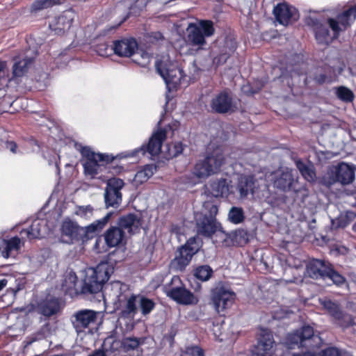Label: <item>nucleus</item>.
Returning <instances> with one entry per match:
<instances>
[{
    "instance_id": "f257e3e1",
    "label": "nucleus",
    "mask_w": 356,
    "mask_h": 356,
    "mask_svg": "<svg viewBox=\"0 0 356 356\" xmlns=\"http://www.w3.org/2000/svg\"><path fill=\"white\" fill-rule=\"evenodd\" d=\"M104 302L121 307L123 316L134 317L138 312V296L129 293L126 285L119 282L107 284L102 293Z\"/></svg>"
},
{
    "instance_id": "f03ea898",
    "label": "nucleus",
    "mask_w": 356,
    "mask_h": 356,
    "mask_svg": "<svg viewBox=\"0 0 356 356\" xmlns=\"http://www.w3.org/2000/svg\"><path fill=\"white\" fill-rule=\"evenodd\" d=\"M356 18V6L350 8L337 19L330 18L327 24L317 23L314 31L317 41L321 44H328L337 38L341 31H345Z\"/></svg>"
},
{
    "instance_id": "7ed1b4c3",
    "label": "nucleus",
    "mask_w": 356,
    "mask_h": 356,
    "mask_svg": "<svg viewBox=\"0 0 356 356\" xmlns=\"http://www.w3.org/2000/svg\"><path fill=\"white\" fill-rule=\"evenodd\" d=\"M225 157L220 148L208 153L204 160L198 161L193 170L191 174L187 177V184L195 185L209 176L219 172L220 167L224 163Z\"/></svg>"
},
{
    "instance_id": "20e7f679",
    "label": "nucleus",
    "mask_w": 356,
    "mask_h": 356,
    "mask_svg": "<svg viewBox=\"0 0 356 356\" xmlns=\"http://www.w3.org/2000/svg\"><path fill=\"white\" fill-rule=\"evenodd\" d=\"M218 207L212 201H205L200 211L195 214L198 233L210 236L216 232L220 231L221 227L216 216Z\"/></svg>"
},
{
    "instance_id": "39448f33",
    "label": "nucleus",
    "mask_w": 356,
    "mask_h": 356,
    "mask_svg": "<svg viewBox=\"0 0 356 356\" xmlns=\"http://www.w3.org/2000/svg\"><path fill=\"white\" fill-rule=\"evenodd\" d=\"M156 69L165 81L167 86L175 89L180 83L183 77L182 70L178 67L177 63L170 60L168 56H162L161 60L156 61Z\"/></svg>"
},
{
    "instance_id": "423d86ee",
    "label": "nucleus",
    "mask_w": 356,
    "mask_h": 356,
    "mask_svg": "<svg viewBox=\"0 0 356 356\" xmlns=\"http://www.w3.org/2000/svg\"><path fill=\"white\" fill-rule=\"evenodd\" d=\"M213 23L211 20H199L196 23H191L187 28V40L199 48L206 44V38L214 34Z\"/></svg>"
},
{
    "instance_id": "0eeeda50",
    "label": "nucleus",
    "mask_w": 356,
    "mask_h": 356,
    "mask_svg": "<svg viewBox=\"0 0 356 356\" xmlns=\"http://www.w3.org/2000/svg\"><path fill=\"white\" fill-rule=\"evenodd\" d=\"M354 178L353 166L346 163H341L327 169L323 177V182L327 186L332 185L336 182L345 185L351 183Z\"/></svg>"
},
{
    "instance_id": "6e6552de",
    "label": "nucleus",
    "mask_w": 356,
    "mask_h": 356,
    "mask_svg": "<svg viewBox=\"0 0 356 356\" xmlns=\"http://www.w3.org/2000/svg\"><path fill=\"white\" fill-rule=\"evenodd\" d=\"M321 341V338L315 335L313 328L308 325L289 334L286 339V343L289 348H292L295 345L312 348L319 344Z\"/></svg>"
},
{
    "instance_id": "1a4fd4ad",
    "label": "nucleus",
    "mask_w": 356,
    "mask_h": 356,
    "mask_svg": "<svg viewBox=\"0 0 356 356\" xmlns=\"http://www.w3.org/2000/svg\"><path fill=\"white\" fill-rule=\"evenodd\" d=\"M109 279L108 268L102 264L91 269L85 280V289L90 293L102 291L103 284Z\"/></svg>"
},
{
    "instance_id": "9d476101",
    "label": "nucleus",
    "mask_w": 356,
    "mask_h": 356,
    "mask_svg": "<svg viewBox=\"0 0 356 356\" xmlns=\"http://www.w3.org/2000/svg\"><path fill=\"white\" fill-rule=\"evenodd\" d=\"M81 152L83 156L82 164L84 172L86 175L93 178L102 171L105 156L103 154L95 153L88 147H82Z\"/></svg>"
},
{
    "instance_id": "9b49d317",
    "label": "nucleus",
    "mask_w": 356,
    "mask_h": 356,
    "mask_svg": "<svg viewBox=\"0 0 356 356\" xmlns=\"http://www.w3.org/2000/svg\"><path fill=\"white\" fill-rule=\"evenodd\" d=\"M195 239H189L188 242L178 250L175 257L170 263L172 268L183 270L188 266L192 257L197 252L198 245H194Z\"/></svg>"
},
{
    "instance_id": "f8f14e48",
    "label": "nucleus",
    "mask_w": 356,
    "mask_h": 356,
    "mask_svg": "<svg viewBox=\"0 0 356 356\" xmlns=\"http://www.w3.org/2000/svg\"><path fill=\"white\" fill-rule=\"evenodd\" d=\"M235 293L224 286H218L212 294V301L218 313L225 311L231 307L235 300Z\"/></svg>"
},
{
    "instance_id": "ddd939ff",
    "label": "nucleus",
    "mask_w": 356,
    "mask_h": 356,
    "mask_svg": "<svg viewBox=\"0 0 356 356\" xmlns=\"http://www.w3.org/2000/svg\"><path fill=\"white\" fill-rule=\"evenodd\" d=\"M124 184L122 179L112 178L108 180L105 190V202L107 207H118L122 201L120 190Z\"/></svg>"
},
{
    "instance_id": "4468645a",
    "label": "nucleus",
    "mask_w": 356,
    "mask_h": 356,
    "mask_svg": "<svg viewBox=\"0 0 356 356\" xmlns=\"http://www.w3.org/2000/svg\"><path fill=\"white\" fill-rule=\"evenodd\" d=\"M277 351V346L274 345L272 334L266 330H262L259 338L257 352L253 356H281Z\"/></svg>"
},
{
    "instance_id": "2eb2a0df",
    "label": "nucleus",
    "mask_w": 356,
    "mask_h": 356,
    "mask_svg": "<svg viewBox=\"0 0 356 356\" xmlns=\"http://www.w3.org/2000/svg\"><path fill=\"white\" fill-rule=\"evenodd\" d=\"M81 227L74 220L66 218L61 223V238L65 243L71 244L81 240Z\"/></svg>"
},
{
    "instance_id": "dca6fc26",
    "label": "nucleus",
    "mask_w": 356,
    "mask_h": 356,
    "mask_svg": "<svg viewBox=\"0 0 356 356\" xmlns=\"http://www.w3.org/2000/svg\"><path fill=\"white\" fill-rule=\"evenodd\" d=\"M99 316H101L100 312L89 309L76 312L74 324L77 332H81L82 329L95 325Z\"/></svg>"
},
{
    "instance_id": "f3484780",
    "label": "nucleus",
    "mask_w": 356,
    "mask_h": 356,
    "mask_svg": "<svg viewBox=\"0 0 356 356\" xmlns=\"http://www.w3.org/2000/svg\"><path fill=\"white\" fill-rule=\"evenodd\" d=\"M274 14L280 24L286 26L298 19L297 10L286 3H280L274 8Z\"/></svg>"
},
{
    "instance_id": "a211bd4d",
    "label": "nucleus",
    "mask_w": 356,
    "mask_h": 356,
    "mask_svg": "<svg viewBox=\"0 0 356 356\" xmlns=\"http://www.w3.org/2000/svg\"><path fill=\"white\" fill-rule=\"evenodd\" d=\"M269 178L275 187L284 191L291 188L293 181L291 171L288 169L278 170L270 174Z\"/></svg>"
},
{
    "instance_id": "6ab92c4d",
    "label": "nucleus",
    "mask_w": 356,
    "mask_h": 356,
    "mask_svg": "<svg viewBox=\"0 0 356 356\" xmlns=\"http://www.w3.org/2000/svg\"><path fill=\"white\" fill-rule=\"evenodd\" d=\"M75 17L74 13L66 10L49 24L50 29L56 34H60L70 29Z\"/></svg>"
},
{
    "instance_id": "aec40b11",
    "label": "nucleus",
    "mask_w": 356,
    "mask_h": 356,
    "mask_svg": "<svg viewBox=\"0 0 356 356\" xmlns=\"http://www.w3.org/2000/svg\"><path fill=\"white\" fill-rule=\"evenodd\" d=\"M167 296L178 303L183 305H195L197 298L189 291L181 287L172 288L167 291Z\"/></svg>"
},
{
    "instance_id": "412c9836",
    "label": "nucleus",
    "mask_w": 356,
    "mask_h": 356,
    "mask_svg": "<svg viewBox=\"0 0 356 356\" xmlns=\"http://www.w3.org/2000/svg\"><path fill=\"white\" fill-rule=\"evenodd\" d=\"M113 49L115 54L120 56L130 57L138 49V44L134 39H124L115 42Z\"/></svg>"
},
{
    "instance_id": "4be33fe9",
    "label": "nucleus",
    "mask_w": 356,
    "mask_h": 356,
    "mask_svg": "<svg viewBox=\"0 0 356 356\" xmlns=\"http://www.w3.org/2000/svg\"><path fill=\"white\" fill-rule=\"evenodd\" d=\"M14 64L12 68V79L20 78L24 76L33 63V59L24 55H19L14 58Z\"/></svg>"
},
{
    "instance_id": "5701e85b",
    "label": "nucleus",
    "mask_w": 356,
    "mask_h": 356,
    "mask_svg": "<svg viewBox=\"0 0 356 356\" xmlns=\"http://www.w3.org/2000/svg\"><path fill=\"white\" fill-rule=\"evenodd\" d=\"M22 245V241L18 237L0 241V257L8 259L17 252Z\"/></svg>"
},
{
    "instance_id": "b1692460",
    "label": "nucleus",
    "mask_w": 356,
    "mask_h": 356,
    "mask_svg": "<svg viewBox=\"0 0 356 356\" xmlns=\"http://www.w3.org/2000/svg\"><path fill=\"white\" fill-rule=\"evenodd\" d=\"M211 108L218 113H227L232 110V102L226 92H222L211 101Z\"/></svg>"
},
{
    "instance_id": "393cba45",
    "label": "nucleus",
    "mask_w": 356,
    "mask_h": 356,
    "mask_svg": "<svg viewBox=\"0 0 356 356\" xmlns=\"http://www.w3.org/2000/svg\"><path fill=\"white\" fill-rule=\"evenodd\" d=\"M258 187V181L252 177L241 176L238 179L237 188L241 198L246 197L249 193H254Z\"/></svg>"
},
{
    "instance_id": "a878e982",
    "label": "nucleus",
    "mask_w": 356,
    "mask_h": 356,
    "mask_svg": "<svg viewBox=\"0 0 356 356\" xmlns=\"http://www.w3.org/2000/svg\"><path fill=\"white\" fill-rule=\"evenodd\" d=\"M166 132L165 130H159L154 132L149 139L147 146V151L151 155H158L161 152L163 142L165 140Z\"/></svg>"
},
{
    "instance_id": "bb28decb",
    "label": "nucleus",
    "mask_w": 356,
    "mask_h": 356,
    "mask_svg": "<svg viewBox=\"0 0 356 356\" xmlns=\"http://www.w3.org/2000/svg\"><path fill=\"white\" fill-rule=\"evenodd\" d=\"M111 215V213H108L102 219L96 220L88 226L81 227V240L92 237L96 232L101 231L107 224Z\"/></svg>"
},
{
    "instance_id": "cd10ccee",
    "label": "nucleus",
    "mask_w": 356,
    "mask_h": 356,
    "mask_svg": "<svg viewBox=\"0 0 356 356\" xmlns=\"http://www.w3.org/2000/svg\"><path fill=\"white\" fill-rule=\"evenodd\" d=\"M37 311L45 316L56 314L59 310V302L55 298H48L38 304Z\"/></svg>"
},
{
    "instance_id": "c85d7f7f",
    "label": "nucleus",
    "mask_w": 356,
    "mask_h": 356,
    "mask_svg": "<svg viewBox=\"0 0 356 356\" xmlns=\"http://www.w3.org/2000/svg\"><path fill=\"white\" fill-rule=\"evenodd\" d=\"M328 266L321 260L314 259L311 261L307 267V273L309 277L314 279L324 277Z\"/></svg>"
},
{
    "instance_id": "c756f323",
    "label": "nucleus",
    "mask_w": 356,
    "mask_h": 356,
    "mask_svg": "<svg viewBox=\"0 0 356 356\" xmlns=\"http://www.w3.org/2000/svg\"><path fill=\"white\" fill-rule=\"evenodd\" d=\"M45 231L44 222L42 220L37 219L33 221L29 229L22 230L21 234H25L26 237L31 240L42 237L45 233Z\"/></svg>"
},
{
    "instance_id": "7c9ffc66",
    "label": "nucleus",
    "mask_w": 356,
    "mask_h": 356,
    "mask_svg": "<svg viewBox=\"0 0 356 356\" xmlns=\"http://www.w3.org/2000/svg\"><path fill=\"white\" fill-rule=\"evenodd\" d=\"M120 225L127 229L129 233L134 234L139 230L141 226L140 218L134 214H129L120 218Z\"/></svg>"
},
{
    "instance_id": "2f4dec72",
    "label": "nucleus",
    "mask_w": 356,
    "mask_h": 356,
    "mask_svg": "<svg viewBox=\"0 0 356 356\" xmlns=\"http://www.w3.org/2000/svg\"><path fill=\"white\" fill-rule=\"evenodd\" d=\"M124 232L122 229L112 227L105 233V241L109 247H115L120 244L124 239Z\"/></svg>"
},
{
    "instance_id": "473e14b6",
    "label": "nucleus",
    "mask_w": 356,
    "mask_h": 356,
    "mask_svg": "<svg viewBox=\"0 0 356 356\" xmlns=\"http://www.w3.org/2000/svg\"><path fill=\"white\" fill-rule=\"evenodd\" d=\"M211 191L215 197H227L231 193L230 186L227 179H222L211 184Z\"/></svg>"
},
{
    "instance_id": "72a5a7b5",
    "label": "nucleus",
    "mask_w": 356,
    "mask_h": 356,
    "mask_svg": "<svg viewBox=\"0 0 356 356\" xmlns=\"http://www.w3.org/2000/svg\"><path fill=\"white\" fill-rule=\"evenodd\" d=\"M321 302L323 307L327 311V312L336 320L340 321L343 318H346L348 320H350L349 316H345L343 314L337 304L332 302L330 300H322Z\"/></svg>"
},
{
    "instance_id": "f704fd0d",
    "label": "nucleus",
    "mask_w": 356,
    "mask_h": 356,
    "mask_svg": "<svg viewBox=\"0 0 356 356\" xmlns=\"http://www.w3.org/2000/svg\"><path fill=\"white\" fill-rule=\"evenodd\" d=\"M296 167L299 170L302 176L309 182H314L316 180V173L314 167L311 164H306L302 161H298Z\"/></svg>"
},
{
    "instance_id": "c9c22d12",
    "label": "nucleus",
    "mask_w": 356,
    "mask_h": 356,
    "mask_svg": "<svg viewBox=\"0 0 356 356\" xmlns=\"http://www.w3.org/2000/svg\"><path fill=\"white\" fill-rule=\"evenodd\" d=\"M155 170L156 168L154 165H145L143 169L136 172L134 177V181L137 184L145 182L153 175Z\"/></svg>"
},
{
    "instance_id": "e433bc0d",
    "label": "nucleus",
    "mask_w": 356,
    "mask_h": 356,
    "mask_svg": "<svg viewBox=\"0 0 356 356\" xmlns=\"http://www.w3.org/2000/svg\"><path fill=\"white\" fill-rule=\"evenodd\" d=\"M138 305L144 316L149 314L155 307V303L152 300L143 296H138Z\"/></svg>"
},
{
    "instance_id": "4c0bfd02",
    "label": "nucleus",
    "mask_w": 356,
    "mask_h": 356,
    "mask_svg": "<svg viewBox=\"0 0 356 356\" xmlns=\"http://www.w3.org/2000/svg\"><path fill=\"white\" fill-rule=\"evenodd\" d=\"M77 277L74 273H69L65 276L62 282V289L67 293L74 289L76 285Z\"/></svg>"
},
{
    "instance_id": "58836bf2",
    "label": "nucleus",
    "mask_w": 356,
    "mask_h": 356,
    "mask_svg": "<svg viewBox=\"0 0 356 356\" xmlns=\"http://www.w3.org/2000/svg\"><path fill=\"white\" fill-rule=\"evenodd\" d=\"M134 60L142 67L147 66L151 60V56L147 51L143 49H136L133 55Z\"/></svg>"
},
{
    "instance_id": "ea45409f",
    "label": "nucleus",
    "mask_w": 356,
    "mask_h": 356,
    "mask_svg": "<svg viewBox=\"0 0 356 356\" xmlns=\"http://www.w3.org/2000/svg\"><path fill=\"white\" fill-rule=\"evenodd\" d=\"M213 274V270L207 265L200 266L195 270L194 275L196 278L202 281L209 280Z\"/></svg>"
},
{
    "instance_id": "a19ab883",
    "label": "nucleus",
    "mask_w": 356,
    "mask_h": 356,
    "mask_svg": "<svg viewBox=\"0 0 356 356\" xmlns=\"http://www.w3.org/2000/svg\"><path fill=\"white\" fill-rule=\"evenodd\" d=\"M74 213L80 218L88 220L93 216V209L90 205L78 206L75 209Z\"/></svg>"
},
{
    "instance_id": "79ce46f5",
    "label": "nucleus",
    "mask_w": 356,
    "mask_h": 356,
    "mask_svg": "<svg viewBox=\"0 0 356 356\" xmlns=\"http://www.w3.org/2000/svg\"><path fill=\"white\" fill-rule=\"evenodd\" d=\"M143 343V340L138 338L127 337L122 340V346L126 351L136 350L140 345Z\"/></svg>"
},
{
    "instance_id": "37998d69",
    "label": "nucleus",
    "mask_w": 356,
    "mask_h": 356,
    "mask_svg": "<svg viewBox=\"0 0 356 356\" xmlns=\"http://www.w3.org/2000/svg\"><path fill=\"white\" fill-rule=\"evenodd\" d=\"M335 93L337 97L343 102H350L354 99L353 92L346 87L340 86L337 88Z\"/></svg>"
},
{
    "instance_id": "c03bdc74",
    "label": "nucleus",
    "mask_w": 356,
    "mask_h": 356,
    "mask_svg": "<svg viewBox=\"0 0 356 356\" xmlns=\"http://www.w3.org/2000/svg\"><path fill=\"white\" fill-rule=\"evenodd\" d=\"M243 211L239 207H232L228 213V219L234 224H238L243 220Z\"/></svg>"
},
{
    "instance_id": "a18cd8bd",
    "label": "nucleus",
    "mask_w": 356,
    "mask_h": 356,
    "mask_svg": "<svg viewBox=\"0 0 356 356\" xmlns=\"http://www.w3.org/2000/svg\"><path fill=\"white\" fill-rule=\"evenodd\" d=\"M65 0H36L33 6L32 9L35 11L47 8L56 4L61 3Z\"/></svg>"
},
{
    "instance_id": "49530a36",
    "label": "nucleus",
    "mask_w": 356,
    "mask_h": 356,
    "mask_svg": "<svg viewBox=\"0 0 356 356\" xmlns=\"http://www.w3.org/2000/svg\"><path fill=\"white\" fill-rule=\"evenodd\" d=\"M324 277L331 280L334 284L337 285L343 284L345 281L342 275H341L339 273H338L333 269L330 268L329 267Z\"/></svg>"
},
{
    "instance_id": "de8ad7c7",
    "label": "nucleus",
    "mask_w": 356,
    "mask_h": 356,
    "mask_svg": "<svg viewBox=\"0 0 356 356\" xmlns=\"http://www.w3.org/2000/svg\"><path fill=\"white\" fill-rule=\"evenodd\" d=\"M166 152H163L165 156L169 158H172L180 154L183 151V146L181 143H175L171 146L166 147Z\"/></svg>"
},
{
    "instance_id": "09e8293b",
    "label": "nucleus",
    "mask_w": 356,
    "mask_h": 356,
    "mask_svg": "<svg viewBox=\"0 0 356 356\" xmlns=\"http://www.w3.org/2000/svg\"><path fill=\"white\" fill-rule=\"evenodd\" d=\"M186 356H204L203 351L199 347H190L188 348L186 353Z\"/></svg>"
},
{
    "instance_id": "8fccbe9b",
    "label": "nucleus",
    "mask_w": 356,
    "mask_h": 356,
    "mask_svg": "<svg viewBox=\"0 0 356 356\" xmlns=\"http://www.w3.org/2000/svg\"><path fill=\"white\" fill-rule=\"evenodd\" d=\"M321 356H341L339 349L336 348H328L322 352Z\"/></svg>"
},
{
    "instance_id": "3c124183",
    "label": "nucleus",
    "mask_w": 356,
    "mask_h": 356,
    "mask_svg": "<svg viewBox=\"0 0 356 356\" xmlns=\"http://www.w3.org/2000/svg\"><path fill=\"white\" fill-rule=\"evenodd\" d=\"M106 49H107V45L106 44H102L98 46L97 51L101 56H104L108 55V52H107Z\"/></svg>"
},
{
    "instance_id": "603ef678",
    "label": "nucleus",
    "mask_w": 356,
    "mask_h": 356,
    "mask_svg": "<svg viewBox=\"0 0 356 356\" xmlns=\"http://www.w3.org/2000/svg\"><path fill=\"white\" fill-rule=\"evenodd\" d=\"M6 147L13 153H16L17 145L14 142H9L7 143Z\"/></svg>"
},
{
    "instance_id": "864d4df0",
    "label": "nucleus",
    "mask_w": 356,
    "mask_h": 356,
    "mask_svg": "<svg viewBox=\"0 0 356 356\" xmlns=\"http://www.w3.org/2000/svg\"><path fill=\"white\" fill-rule=\"evenodd\" d=\"M145 152V150L144 149V147L142 146L141 147L138 148V149H135L132 154H131V156H135L136 155H138L139 153H140L141 154H144Z\"/></svg>"
},
{
    "instance_id": "5fc2aeb1",
    "label": "nucleus",
    "mask_w": 356,
    "mask_h": 356,
    "mask_svg": "<svg viewBox=\"0 0 356 356\" xmlns=\"http://www.w3.org/2000/svg\"><path fill=\"white\" fill-rule=\"evenodd\" d=\"M88 356H106V354L103 350H97Z\"/></svg>"
},
{
    "instance_id": "6e6d98bb",
    "label": "nucleus",
    "mask_w": 356,
    "mask_h": 356,
    "mask_svg": "<svg viewBox=\"0 0 356 356\" xmlns=\"http://www.w3.org/2000/svg\"><path fill=\"white\" fill-rule=\"evenodd\" d=\"M44 338V335L43 334H41V333H38L37 334V336L31 341H30L29 342H27V343L30 344L33 341H37V340H41Z\"/></svg>"
},
{
    "instance_id": "4d7b16f0",
    "label": "nucleus",
    "mask_w": 356,
    "mask_h": 356,
    "mask_svg": "<svg viewBox=\"0 0 356 356\" xmlns=\"http://www.w3.org/2000/svg\"><path fill=\"white\" fill-rule=\"evenodd\" d=\"M8 280L6 279L0 280V291L7 285Z\"/></svg>"
},
{
    "instance_id": "13d9d810",
    "label": "nucleus",
    "mask_w": 356,
    "mask_h": 356,
    "mask_svg": "<svg viewBox=\"0 0 356 356\" xmlns=\"http://www.w3.org/2000/svg\"><path fill=\"white\" fill-rule=\"evenodd\" d=\"M172 232L175 233V234L178 235L181 233L179 228H177V226H172Z\"/></svg>"
},
{
    "instance_id": "bf43d9fd",
    "label": "nucleus",
    "mask_w": 356,
    "mask_h": 356,
    "mask_svg": "<svg viewBox=\"0 0 356 356\" xmlns=\"http://www.w3.org/2000/svg\"><path fill=\"white\" fill-rule=\"evenodd\" d=\"M6 67V63L0 60V72H2Z\"/></svg>"
},
{
    "instance_id": "052dcab7",
    "label": "nucleus",
    "mask_w": 356,
    "mask_h": 356,
    "mask_svg": "<svg viewBox=\"0 0 356 356\" xmlns=\"http://www.w3.org/2000/svg\"><path fill=\"white\" fill-rule=\"evenodd\" d=\"M294 356H316V355H314V353L308 352V353H305V354H302V355H296Z\"/></svg>"
},
{
    "instance_id": "680f3d73",
    "label": "nucleus",
    "mask_w": 356,
    "mask_h": 356,
    "mask_svg": "<svg viewBox=\"0 0 356 356\" xmlns=\"http://www.w3.org/2000/svg\"><path fill=\"white\" fill-rule=\"evenodd\" d=\"M156 35H158V37H156V38H158V39H161L163 38L160 33H157Z\"/></svg>"
},
{
    "instance_id": "e2e57ef3",
    "label": "nucleus",
    "mask_w": 356,
    "mask_h": 356,
    "mask_svg": "<svg viewBox=\"0 0 356 356\" xmlns=\"http://www.w3.org/2000/svg\"><path fill=\"white\" fill-rule=\"evenodd\" d=\"M172 281H173V282H175V281H179V277H174L172 278Z\"/></svg>"
},
{
    "instance_id": "0e129e2a",
    "label": "nucleus",
    "mask_w": 356,
    "mask_h": 356,
    "mask_svg": "<svg viewBox=\"0 0 356 356\" xmlns=\"http://www.w3.org/2000/svg\"><path fill=\"white\" fill-rule=\"evenodd\" d=\"M353 229L355 232H356V222L353 225Z\"/></svg>"
},
{
    "instance_id": "69168bd1",
    "label": "nucleus",
    "mask_w": 356,
    "mask_h": 356,
    "mask_svg": "<svg viewBox=\"0 0 356 356\" xmlns=\"http://www.w3.org/2000/svg\"><path fill=\"white\" fill-rule=\"evenodd\" d=\"M346 251V248H342L341 252L344 253Z\"/></svg>"
}]
</instances>
